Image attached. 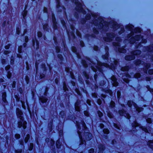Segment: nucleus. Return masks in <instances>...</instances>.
I'll return each mask as SVG.
<instances>
[{
    "mask_svg": "<svg viewBox=\"0 0 153 153\" xmlns=\"http://www.w3.org/2000/svg\"><path fill=\"white\" fill-rule=\"evenodd\" d=\"M92 16L94 17V19L93 22V24L95 26H98V28L100 29L106 30L109 27H111L114 30H116L117 28L119 34L123 33L124 31V28L122 26L119 27L118 25L114 21H110L108 24L107 22H105L100 17L95 16L94 15H92Z\"/></svg>",
    "mask_w": 153,
    "mask_h": 153,
    "instance_id": "f257e3e1",
    "label": "nucleus"
},
{
    "mask_svg": "<svg viewBox=\"0 0 153 153\" xmlns=\"http://www.w3.org/2000/svg\"><path fill=\"white\" fill-rule=\"evenodd\" d=\"M16 114L18 118L19 119L18 123V127L20 128L22 126L24 129H25L26 128L27 123L24 121L22 111L20 109L17 108L16 109Z\"/></svg>",
    "mask_w": 153,
    "mask_h": 153,
    "instance_id": "f03ea898",
    "label": "nucleus"
},
{
    "mask_svg": "<svg viewBox=\"0 0 153 153\" xmlns=\"http://www.w3.org/2000/svg\"><path fill=\"white\" fill-rule=\"evenodd\" d=\"M116 40L117 42H114L113 43V45L114 46H115L117 50L120 52L122 53H125L126 52V50L123 48H120V43L118 42H120L121 39L119 37H117L116 38Z\"/></svg>",
    "mask_w": 153,
    "mask_h": 153,
    "instance_id": "7ed1b4c3",
    "label": "nucleus"
},
{
    "mask_svg": "<svg viewBox=\"0 0 153 153\" xmlns=\"http://www.w3.org/2000/svg\"><path fill=\"white\" fill-rule=\"evenodd\" d=\"M140 51L139 50H136L131 53V55H127L125 56V59L127 60H131L135 58V55H139L140 53Z\"/></svg>",
    "mask_w": 153,
    "mask_h": 153,
    "instance_id": "20e7f679",
    "label": "nucleus"
},
{
    "mask_svg": "<svg viewBox=\"0 0 153 153\" xmlns=\"http://www.w3.org/2000/svg\"><path fill=\"white\" fill-rule=\"evenodd\" d=\"M140 126V125L136 121L134 122L132 124V126H140L144 131L149 133H151L152 134V135H153L152 132L151 130V128H149L147 129L146 128H145L142 126Z\"/></svg>",
    "mask_w": 153,
    "mask_h": 153,
    "instance_id": "39448f33",
    "label": "nucleus"
},
{
    "mask_svg": "<svg viewBox=\"0 0 153 153\" xmlns=\"http://www.w3.org/2000/svg\"><path fill=\"white\" fill-rule=\"evenodd\" d=\"M73 2L76 4V10L78 12L84 13V11L82 8V5L80 2H78V0H74Z\"/></svg>",
    "mask_w": 153,
    "mask_h": 153,
    "instance_id": "423d86ee",
    "label": "nucleus"
},
{
    "mask_svg": "<svg viewBox=\"0 0 153 153\" xmlns=\"http://www.w3.org/2000/svg\"><path fill=\"white\" fill-rule=\"evenodd\" d=\"M140 39H142L141 36L137 35L135 37H132L129 40V41L131 43H134L135 41L139 40ZM142 42L145 43L146 42V40L145 39L143 40L142 39Z\"/></svg>",
    "mask_w": 153,
    "mask_h": 153,
    "instance_id": "0eeeda50",
    "label": "nucleus"
},
{
    "mask_svg": "<svg viewBox=\"0 0 153 153\" xmlns=\"http://www.w3.org/2000/svg\"><path fill=\"white\" fill-rule=\"evenodd\" d=\"M114 37L113 33H107V37L104 38V40L106 42H110L112 40Z\"/></svg>",
    "mask_w": 153,
    "mask_h": 153,
    "instance_id": "6e6552de",
    "label": "nucleus"
},
{
    "mask_svg": "<svg viewBox=\"0 0 153 153\" xmlns=\"http://www.w3.org/2000/svg\"><path fill=\"white\" fill-rule=\"evenodd\" d=\"M119 113L120 116H124L125 117L128 119H129L130 118V116L129 114L123 110H119Z\"/></svg>",
    "mask_w": 153,
    "mask_h": 153,
    "instance_id": "1a4fd4ad",
    "label": "nucleus"
},
{
    "mask_svg": "<svg viewBox=\"0 0 153 153\" xmlns=\"http://www.w3.org/2000/svg\"><path fill=\"white\" fill-rule=\"evenodd\" d=\"M126 28L128 30L131 31V33L134 32H136L137 31H140L139 30H138V31H137V29H139L136 28L135 29H133L134 26L131 25H127L126 27Z\"/></svg>",
    "mask_w": 153,
    "mask_h": 153,
    "instance_id": "9d476101",
    "label": "nucleus"
},
{
    "mask_svg": "<svg viewBox=\"0 0 153 153\" xmlns=\"http://www.w3.org/2000/svg\"><path fill=\"white\" fill-rule=\"evenodd\" d=\"M127 104L129 107H131L132 105H133L134 107L136 108V110L140 112V109L137 107V105L132 101H129L128 103Z\"/></svg>",
    "mask_w": 153,
    "mask_h": 153,
    "instance_id": "9b49d317",
    "label": "nucleus"
},
{
    "mask_svg": "<svg viewBox=\"0 0 153 153\" xmlns=\"http://www.w3.org/2000/svg\"><path fill=\"white\" fill-rule=\"evenodd\" d=\"M84 135L83 139L87 140H89L92 138V134L89 132H86L84 134Z\"/></svg>",
    "mask_w": 153,
    "mask_h": 153,
    "instance_id": "f8f14e48",
    "label": "nucleus"
},
{
    "mask_svg": "<svg viewBox=\"0 0 153 153\" xmlns=\"http://www.w3.org/2000/svg\"><path fill=\"white\" fill-rule=\"evenodd\" d=\"M112 80V83L113 85L116 86L118 85V83L117 82V79L114 76H112L111 77Z\"/></svg>",
    "mask_w": 153,
    "mask_h": 153,
    "instance_id": "ddd939ff",
    "label": "nucleus"
},
{
    "mask_svg": "<svg viewBox=\"0 0 153 153\" xmlns=\"http://www.w3.org/2000/svg\"><path fill=\"white\" fill-rule=\"evenodd\" d=\"M144 68L143 69L144 73H147V70L150 67V64L149 63H145L144 64Z\"/></svg>",
    "mask_w": 153,
    "mask_h": 153,
    "instance_id": "4468645a",
    "label": "nucleus"
},
{
    "mask_svg": "<svg viewBox=\"0 0 153 153\" xmlns=\"http://www.w3.org/2000/svg\"><path fill=\"white\" fill-rule=\"evenodd\" d=\"M91 67L92 69L94 72L96 71L97 70H98L100 71H102L101 68H102L97 67L96 66H95V67H93V66H91Z\"/></svg>",
    "mask_w": 153,
    "mask_h": 153,
    "instance_id": "2eb2a0df",
    "label": "nucleus"
},
{
    "mask_svg": "<svg viewBox=\"0 0 153 153\" xmlns=\"http://www.w3.org/2000/svg\"><path fill=\"white\" fill-rule=\"evenodd\" d=\"M105 49L106 51V53L105 55L102 56V57L103 59H107L108 57V49L107 47H105Z\"/></svg>",
    "mask_w": 153,
    "mask_h": 153,
    "instance_id": "dca6fc26",
    "label": "nucleus"
},
{
    "mask_svg": "<svg viewBox=\"0 0 153 153\" xmlns=\"http://www.w3.org/2000/svg\"><path fill=\"white\" fill-rule=\"evenodd\" d=\"M146 51L148 52H151L153 51V45L149 47H147L145 48Z\"/></svg>",
    "mask_w": 153,
    "mask_h": 153,
    "instance_id": "f3484780",
    "label": "nucleus"
},
{
    "mask_svg": "<svg viewBox=\"0 0 153 153\" xmlns=\"http://www.w3.org/2000/svg\"><path fill=\"white\" fill-rule=\"evenodd\" d=\"M99 148L100 152L98 153H102V151L104 150L105 147L104 145L102 144H100L99 146Z\"/></svg>",
    "mask_w": 153,
    "mask_h": 153,
    "instance_id": "a211bd4d",
    "label": "nucleus"
},
{
    "mask_svg": "<svg viewBox=\"0 0 153 153\" xmlns=\"http://www.w3.org/2000/svg\"><path fill=\"white\" fill-rule=\"evenodd\" d=\"M52 20L53 23V28L55 29H56L57 27V24L56 22L55 18L53 16L52 17Z\"/></svg>",
    "mask_w": 153,
    "mask_h": 153,
    "instance_id": "6ab92c4d",
    "label": "nucleus"
},
{
    "mask_svg": "<svg viewBox=\"0 0 153 153\" xmlns=\"http://www.w3.org/2000/svg\"><path fill=\"white\" fill-rule=\"evenodd\" d=\"M148 145L153 150V140H150L147 143Z\"/></svg>",
    "mask_w": 153,
    "mask_h": 153,
    "instance_id": "aec40b11",
    "label": "nucleus"
},
{
    "mask_svg": "<svg viewBox=\"0 0 153 153\" xmlns=\"http://www.w3.org/2000/svg\"><path fill=\"white\" fill-rule=\"evenodd\" d=\"M43 28L45 30L48 31L49 30V27L48 24L46 23L43 25Z\"/></svg>",
    "mask_w": 153,
    "mask_h": 153,
    "instance_id": "412c9836",
    "label": "nucleus"
},
{
    "mask_svg": "<svg viewBox=\"0 0 153 153\" xmlns=\"http://www.w3.org/2000/svg\"><path fill=\"white\" fill-rule=\"evenodd\" d=\"M79 102L78 101L76 102V103L75 104V109L77 111H79V108L78 106V105H79Z\"/></svg>",
    "mask_w": 153,
    "mask_h": 153,
    "instance_id": "4be33fe9",
    "label": "nucleus"
},
{
    "mask_svg": "<svg viewBox=\"0 0 153 153\" xmlns=\"http://www.w3.org/2000/svg\"><path fill=\"white\" fill-rule=\"evenodd\" d=\"M40 101L42 103L45 102L48 100L47 98L45 97H43L40 98Z\"/></svg>",
    "mask_w": 153,
    "mask_h": 153,
    "instance_id": "5701e85b",
    "label": "nucleus"
},
{
    "mask_svg": "<svg viewBox=\"0 0 153 153\" xmlns=\"http://www.w3.org/2000/svg\"><path fill=\"white\" fill-rule=\"evenodd\" d=\"M143 62H141V61L139 60H136L135 61V64L136 65H138L140 64H143Z\"/></svg>",
    "mask_w": 153,
    "mask_h": 153,
    "instance_id": "b1692460",
    "label": "nucleus"
},
{
    "mask_svg": "<svg viewBox=\"0 0 153 153\" xmlns=\"http://www.w3.org/2000/svg\"><path fill=\"white\" fill-rule=\"evenodd\" d=\"M129 67L128 66H126L122 67L121 68V70L123 71H127L129 70Z\"/></svg>",
    "mask_w": 153,
    "mask_h": 153,
    "instance_id": "393cba45",
    "label": "nucleus"
},
{
    "mask_svg": "<svg viewBox=\"0 0 153 153\" xmlns=\"http://www.w3.org/2000/svg\"><path fill=\"white\" fill-rule=\"evenodd\" d=\"M78 133L79 134L80 140L81 141V144H84V142L83 141V138L81 134H80V132L79 131H78Z\"/></svg>",
    "mask_w": 153,
    "mask_h": 153,
    "instance_id": "a878e982",
    "label": "nucleus"
},
{
    "mask_svg": "<svg viewBox=\"0 0 153 153\" xmlns=\"http://www.w3.org/2000/svg\"><path fill=\"white\" fill-rule=\"evenodd\" d=\"M56 145L57 147L58 148H60V146H61V143L59 140H57L56 142Z\"/></svg>",
    "mask_w": 153,
    "mask_h": 153,
    "instance_id": "bb28decb",
    "label": "nucleus"
},
{
    "mask_svg": "<svg viewBox=\"0 0 153 153\" xmlns=\"http://www.w3.org/2000/svg\"><path fill=\"white\" fill-rule=\"evenodd\" d=\"M6 94L5 93L3 94H2V100L4 102H6Z\"/></svg>",
    "mask_w": 153,
    "mask_h": 153,
    "instance_id": "cd10ccee",
    "label": "nucleus"
},
{
    "mask_svg": "<svg viewBox=\"0 0 153 153\" xmlns=\"http://www.w3.org/2000/svg\"><path fill=\"white\" fill-rule=\"evenodd\" d=\"M82 63L83 66L85 67H86L87 66V62L85 60H82Z\"/></svg>",
    "mask_w": 153,
    "mask_h": 153,
    "instance_id": "c85d7f7f",
    "label": "nucleus"
},
{
    "mask_svg": "<svg viewBox=\"0 0 153 153\" xmlns=\"http://www.w3.org/2000/svg\"><path fill=\"white\" fill-rule=\"evenodd\" d=\"M115 106V103L113 101H111L110 102V107L111 108H113Z\"/></svg>",
    "mask_w": 153,
    "mask_h": 153,
    "instance_id": "c756f323",
    "label": "nucleus"
},
{
    "mask_svg": "<svg viewBox=\"0 0 153 153\" xmlns=\"http://www.w3.org/2000/svg\"><path fill=\"white\" fill-rule=\"evenodd\" d=\"M30 138V135L29 134L27 135L25 139V143H27L28 141Z\"/></svg>",
    "mask_w": 153,
    "mask_h": 153,
    "instance_id": "7c9ffc66",
    "label": "nucleus"
},
{
    "mask_svg": "<svg viewBox=\"0 0 153 153\" xmlns=\"http://www.w3.org/2000/svg\"><path fill=\"white\" fill-rule=\"evenodd\" d=\"M146 122L148 123H151L152 122V120H151V119L149 118H146Z\"/></svg>",
    "mask_w": 153,
    "mask_h": 153,
    "instance_id": "2f4dec72",
    "label": "nucleus"
},
{
    "mask_svg": "<svg viewBox=\"0 0 153 153\" xmlns=\"http://www.w3.org/2000/svg\"><path fill=\"white\" fill-rule=\"evenodd\" d=\"M103 132L104 133L106 134H108L109 133V131L107 129H104L103 130Z\"/></svg>",
    "mask_w": 153,
    "mask_h": 153,
    "instance_id": "473e14b6",
    "label": "nucleus"
},
{
    "mask_svg": "<svg viewBox=\"0 0 153 153\" xmlns=\"http://www.w3.org/2000/svg\"><path fill=\"white\" fill-rule=\"evenodd\" d=\"M114 63H112L111 64H112V65H113V68H115V66L117 65L118 63V62L116 60H114L113 62Z\"/></svg>",
    "mask_w": 153,
    "mask_h": 153,
    "instance_id": "72a5a7b5",
    "label": "nucleus"
},
{
    "mask_svg": "<svg viewBox=\"0 0 153 153\" xmlns=\"http://www.w3.org/2000/svg\"><path fill=\"white\" fill-rule=\"evenodd\" d=\"M15 137L16 139H18L20 137V135L19 134H15Z\"/></svg>",
    "mask_w": 153,
    "mask_h": 153,
    "instance_id": "f704fd0d",
    "label": "nucleus"
},
{
    "mask_svg": "<svg viewBox=\"0 0 153 153\" xmlns=\"http://www.w3.org/2000/svg\"><path fill=\"white\" fill-rule=\"evenodd\" d=\"M140 74L139 73H137L134 75L135 77L136 78H138L140 77Z\"/></svg>",
    "mask_w": 153,
    "mask_h": 153,
    "instance_id": "c9c22d12",
    "label": "nucleus"
},
{
    "mask_svg": "<svg viewBox=\"0 0 153 153\" xmlns=\"http://www.w3.org/2000/svg\"><path fill=\"white\" fill-rule=\"evenodd\" d=\"M27 14V12L26 11H25L23 12L22 13V15L24 19H25V17L26 15Z\"/></svg>",
    "mask_w": 153,
    "mask_h": 153,
    "instance_id": "e433bc0d",
    "label": "nucleus"
},
{
    "mask_svg": "<svg viewBox=\"0 0 153 153\" xmlns=\"http://www.w3.org/2000/svg\"><path fill=\"white\" fill-rule=\"evenodd\" d=\"M91 16L90 14H88L86 16V20H89L91 18Z\"/></svg>",
    "mask_w": 153,
    "mask_h": 153,
    "instance_id": "4c0bfd02",
    "label": "nucleus"
},
{
    "mask_svg": "<svg viewBox=\"0 0 153 153\" xmlns=\"http://www.w3.org/2000/svg\"><path fill=\"white\" fill-rule=\"evenodd\" d=\"M41 68L43 69V70H46L45 65V64H42L41 65Z\"/></svg>",
    "mask_w": 153,
    "mask_h": 153,
    "instance_id": "58836bf2",
    "label": "nucleus"
},
{
    "mask_svg": "<svg viewBox=\"0 0 153 153\" xmlns=\"http://www.w3.org/2000/svg\"><path fill=\"white\" fill-rule=\"evenodd\" d=\"M11 76V73L9 71L7 72V76L8 78H10Z\"/></svg>",
    "mask_w": 153,
    "mask_h": 153,
    "instance_id": "ea45409f",
    "label": "nucleus"
},
{
    "mask_svg": "<svg viewBox=\"0 0 153 153\" xmlns=\"http://www.w3.org/2000/svg\"><path fill=\"white\" fill-rule=\"evenodd\" d=\"M65 113L64 111H62L60 112V115H61L62 117H63V116H64L65 115Z\"/></svg>",
    "mask_w": 153,
    "mask_h": 153,
    "instance_id": "a19ab883",
    "label": "nucleus"
},
{
    "mask_svg": "<svg viewBox=\"0 0 153 153\" xmlns=\"http://www.w3.org/2000/svg\"><path fill=\"white\" fill-rule=\"evenodd\" d=\"M20 145L23 146L24 147V141L22 140H20L19 141Z\"/></svg>",
    "mask_w": 153,
    "mask_h": 153,
    "instance_id": "79ce46f5",
    "label": "nucleus"
},
{
    "mask_svg": "<svg viewBox=\"0 0 153 153\" xmlns=\"http://www.w3.org/2000/svg\"><path fill=\"white\" fill-rule=\"evenodd\" d=\"M50 143L51 146H53L55 144L54 141L53 140H50Z\"/></svg>",
    "mask_w": 153,
    "mask_h": 153,
    "instance_id": "37998d69",
    "label": "nucleus"
},
{
    "mask_svg": "<svg viewBox=\"0 0 153 153\" xmlns=\"http://www.w3.org/2000/svg\"><path fill=\"white\" fill-rule=\"evenodd\" d=\"M108 115L110 118L113 117V114L111 113H108Z\"/></svg>",
    "mask_w": 153,
    "mask_h": 153,
    "instance_id": "c03bdc74",
    "label": "nucleus"
},
{
    "mask_svg": "<svg viewBox=\"0 0 153 153\" xmlns=\"http://www.w3.org/2000/svg\"><path fill=\"white\" fill-rule=\"evenodd\" d=\"M42 36V33L41 32H38V36L39 37H41Z\"/></svg>",
    "mask_w": 153,
    "mask_h": 153,
    "instance_id": "a18cd8bd",
    "label": "nucleus"
},
{
    "mask_svg": "<svg viewBox=\"0 0 153 153\" xmlns=\"http://www.w3.org/2000/svg\"><path fill=\"white\" fill-rule=\"evenodd\" d=\"M56 51L57 53H59L60 52V49L59 47H56Z\"/></svg>",
    "mask_w": 153,
    "mask_h": 153,
    "instance_id": "49530a36",
    "label": "nucleus"
},
{
    "mask_svg": "<svg viewBox=\"0 0 153 153\" xmlns=\"http://www.w3.org/2000/svg\"><path fill=\"white\" fill-rule=\"evenodd\" d=\"M149 74H153V69L149 70L148 71Z\"/></svg>",
    "mask_w": 153,
    "mask_h": 153,
    "instance_id": "de8ad7c7",
    "label": "nucleus"
},
{
    "mask_svg": "<svg viewBox=\"0 0 153 153\" xmlns=\"http://www.w3.org/2000/svg\"><path fill=\"white\" fill-rule=\"evenodd\" d=\"M33 146V144L32 143H30V146L29 148V150H31L32 149Z\"/></svg>",
    "mask_w": 153,
    "mask_h": 153,
    "instance_id": "09e8293b",
    "label": "nucleus"
},
{
    "mask_svg": "<svg viewBox=\"0 0 153 153\" xmlns=\"http://www.w3.org/2000/svg\"><path fill=\"white\" fill-rule=\"evenodd\" d=\"M114 126L115 128H116L119 129L120 130V127H119V126L118 125H117V124H115V123H114Z\"/></svg>",
    "mask_w": 153,
    "mask_h": 153,
    "instance_id": "8fccbe9b",
    "label": "nucleus"
},
{
    "mask_svg": "<svg viewBox=\"0 0 153 153\" xmlns=\"http://www.w3.org/2000/svg\"><path fill=\"white\" fill-rule=\"evenodd\" d=\"M98 114L99 116L100 117H101L102 115V113L100 111H98Z\"/></svg>",
    "mask_w": 153,
    "mask_h": 153,
    "instance_id": "3c124183",
    "label": "nucleus"
},
{
    "mask_svg": "<svg viewBox=\"0 0 153 153\" xmlns=\"http://www.w3.org/2000/svg\"><path fill=\"white\" fill-rule=\"evenodd\" d=\"M61 22L62 24L63 25V26L65 27L66 26H65L66 23H65V21H64V20H62Z\"/></svg>",
    "mask_w": 153,
    "mask_h": 153,
    "instance_id": "603ef678",
    "label": "nucleus"
},
{
    "mask_svg": "<svg viewBox=\"0 0 153 153\" xmlns=\"http://www.w3.org/2000/svg\"><path fill=\"white\" fill-rule=\"evenodd\" d=\"M58 57L61 60H62V58H63V57H62V55H61L60 54H58Z\"/></svg>",
    "mask_w": 153,
    "mask_h": 153,
    "instance_id": "864d4df0",
    "label": "nucleus"
},
{
    "mask_svg": "<svg viewBox=\"0 0 153 153\" xmlns=\"http://www.w3.org/2000/svg\"><path fill=\"white\" fill-rule=\"evenodd\" d=\"M94 149H90L89 151V153H94Z\"/></svg>",
    "mask_w": 153,
    "mask_h": 153,
    "instance_id": "5fc2aeb1",
    "label": "nucleus"
},
{
    "mask_svg": "<svg viewBox=\"0 0 153 153\" xmlns=\"http://www.w3.org/2000/svg\"><path fill=\"white\" fill-rule=\"evenodd\" d=\"M22 152V150H16L15 151V152L16 153H21Z\"/></svg>",
    "mask_w": 153,
    "mask_h": 153,
    "instance_id": "6e6d98bb",
    "label": "nucleus"
},
{
    "mask_svg": "<svg viewBox=\"0 0 153 153\" xmlns=\"http://www.w3.org/2000/svg\"><path fill=\"white\" fill-rule=\"evenodd\" d=\"M10 66L9 65H8L6 67L5 69L6 71L8 70L10 68Z\"/></svg>",
    "mask_w": 153,
    "mask_h": 153,
    "instance_id": "4d7b16f0",
    "label": "nucleus"
},
{
    "mask_svg": "<svg viewBox=\"0 0 153 153\" xmlns=\"http://www.w3.org/2000/svg\"><path fill=\"white\" fill-rule=\"evenodd\" d=\"M18 51L19 52V53H21L22 52V47L20 46L18 48Z\"/></svg>",
    "mask_w": 153,
    "mask_h": 153,
    "instance_id": "13d9d810",
    "label": "nucleus"
},
{
    "mask_svg": "<svg viewBox=\"0 0 153 153\" xmlns=\"http://www.w3.org/2000/svg\"><path fill=\"white\" fill-rule=\"evenodd\" d=\"M101 101L100 99H99L98 100L97 102L99 105H100L101 103Z\"/></svg>",
    "mask_w": 153,
    "mask_h": 153,
    "instance_id": "bf43d9fd",
    "label": "nucleus"
},
{
    "mask_svg": "<svg viewBox=\"0 0 153 153\" xmlns=\"http://www.w3.org/2000/svg\"><path fill=\"white\" fill-rule=\"evenodd\" d=\"M72 50H73V51L74 52H76V48L74 47H73L72 48Z\"/></svg>",
    "mask_w": 153,
    "mask_h": 153,
    "instance_id": "052dcab7",
    "label": "nucleus"
},
{
    "mask_svg": "<svg viewBox=\"0 0 153 153\" xmlns=\"http://www.w3.org/2000/svg\"><path fill=\"white\" fill-rule=\"evenodd\" d=\"M28 38L27 36H25V42H28Z\"/></svg>",
    "mask_w": 153,
    "mask_h": 153,
    "instance_id": "680f3d73",
    "label": "nucleus"
},
{
    "mask_svg": "<svg viewBox=\"0 0 153 153\" xmlns=\"http://www.w3.org/2000/svg\"><path fill=\"white\" fill-rule=\"evenodd\" d=\"M117 96L118 98H119L120 96V92L117 91Z\"/></svg>",
    "mask_w": 153,
    "mask_h": 153,
    "instance_id": "e2e57ef3",
    "label": "nucleus"
},
{
    "mask_svg": "<svg viewBox=\"0 0 153 153\" xmlns=\"http://www.w3.org/2000/svg\"><path fill=\"white\" fill-rule=\"evenodd\" d=\"M94 50L95 51H97L98 50V47L97 46H94Z\"/></svg>",
    "mask_w": 153,
    "mask_h": 153,
    "instance_id": "0e129e2a",
    "label": "nucleus"
},
{
    "mask_svg": "<svg viewBox=\"0 0 153 153\" xmlns=\"http://www.w3.org/2000/svg\"><path fill=\"white\" fill-rule=\"evenodd\" d=\"M13 56H11V64H13Z\"/></svg>",
    "mask_w": 153,
    "mask_h": 153,
    "instance_id": "69168bd1",
    "label": "nucleus"
},
{
    "mask_svg": "<svg viewBox=\"0 0 153 153\" xmlns=\"http://www.w3.org/2000/svg\"><path fill=\"white\" fill-rule=\"evenodd\" d=\"M100 126L101 128H102L104 127V125L102 124H100Z\"/></svg>",
    "mask_w": 153,
    "mask_h": 153,
    "instance_id": "338daca9",
    "label": "nucleus"
},
{
    "mask_svg": "<svg viewBox=\"0 0 153 153\" xmlns=\"http://www.w3.org/2000/svg\"><path fill=\"white\" fill-rule=\"evenodd\" d=\"M80 45H81V46L82 47L83 46H84V43H83V42H80Z\"/></svg>",
    "mask_w": 153,
    "mask_h": 153,
    "instance_id": "774afa93",
    "label": "nucleus"
}]
</instances>
